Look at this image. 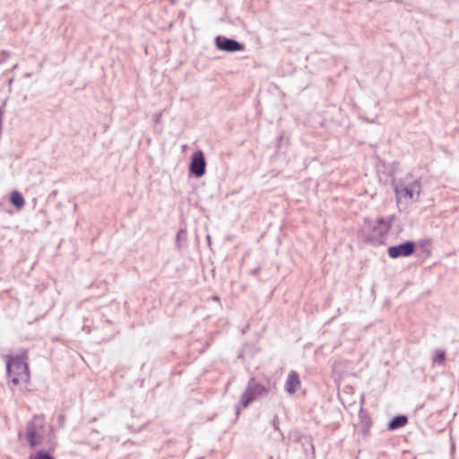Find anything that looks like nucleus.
I'll list each match as a JSON object with an SVG mask.
<instances>
[{
  "label": "nucleus",
  "mask_w": 459,
  "mask_h": 459,
  "mask_svg": "<svg viewBox=\"0 0 459 459\" xmlns=\"http://www.w3.org/2000/svg\"><path fill=\"white\" fill-rule=\"evenodd\" d=\"M394 217H380L377 221L365 219L364 223L359 230V235L368 243L373 245H381L384 238L391 229Z\"/></svg>",
  "instance_id": "f257e3e1"
},
{
  "label": "nucleus",
  "mask_w": 459,
  "mask_h": 459,
  "mask_svg": "<svg viewBox=\"0 0 459 459\" xmlns=\"http://www.w3.org/2000/svg\"><path fill=\"white\" fill-rule=\"evenodd\" d=\"M27 359L28 352L26 350L22 351L20 355L7 357L6 371L14 385H19L21 381L25 383L30 381V376Z\"/></svg>",
  "instance_id": "f03ea898"
},
{
  "label": "nucleus",
  "mask_w": 459,
  "mask_h": 459,
  "mask_svg": "<svg viewBox=\"0 0 459 459\" xmlns=\"http://www.w3.org/2000/svg\"><path fill=\"white\" fill-rule=\"evenodd\" d=\"M267 394L268 389L264 385L257 383L255 379H251L246 392L241 396L240 405L247 407L257 397L266 395Z\"/></svg>",
  "instance_id": "7ed1b4c3"
},
{
  "label": "nucleus",
  "mask_w": 459,
  "mask_h": 459,
  "mask_svg": "<svg viewBox=\"0 0 459 459\" xmlns=\"http://www.w3.org/2000/svg\"><path fill=\"white\" fill-rule=\"evenodd\" d=\"M394 192L397 199H413L416 195L417 197L420 193V183L419 180H415L412 183L405 186L403 184H395L394 185Z\"/></svg>",
  "instance_id": "20e7f679"
},
{
  "label": "nucleus",
  "mask_w": 459,
  "mask_h": 459,
  "mask_svg": "<svg viewBox=\"0 0 459 459\" xmlns=\"http://www.w3.org/2000/svg\"><path fill=\"white\" fill-rule=\"evenodd\" d=\"M416 249V244L408 240L396 246H391L387 249L389 257L396 259L411 255Z\"/></svg>",
  "instance_id": "39448f33"
},
{
  "label": "nucleus",
  "mask_w": 459,
  "mask_h": 459,
  "mask_svg": "<svg viewBox=\"0 0 459 459\" xmlns=\"http://www.w3.org/2000/svg\"><path fill=\"white\" fill-rule=\"evenodd\" d=\"M206 161L202 151L193 153L189 166L190 172L196 178H201L205 173Z\"/></svg>",
  "instance_id": "423d86ee"
},
{
  "label": "nucleus",
  "mask_w": 459,
  "mask_h": 459,
  "mask_svg": "<svg viewBox=\"0 0 459 459\" xmlns=\"http://www.w3.org/2000/svg\"><path fill=\"white\" fill-rule=\"evenodd\" d=\"M300 385L299 376L296 371H290L288 375L285 390L288 394H294L297 387Z\"/></svg>",
  "instance_id": "0eeeda50"
},
{
  "label": "nucleus",
  "mask_w": 459,
  "mask_h": 459,
  "mask_svg": "<svg viewBox=\"0 0 459 459\" xmlns=\"http://www.w3.org/2000/svg\"><path fill=\"white\" fill-rule=\"evenodd\" d=\"M26 439L31 447L39 444V436L37 434L36 425L30 421L26 426Z\"/></svg>",
  "instance_id": "6e6552de"
},
{
  "label": "nucleus",
  "mask_w": 459,
  "mask_h": 459,
  "mask_svg": "<svg viewBox=\"0 0 459 459\" xmlns=\"http://www.w3.org/2000/svg\"><path fill=\"white\" fill-rule=\"evenodd\" d=\"M408 423V418L405 415L394 416L388 422V429L394 430L404 427Z\"/></svg>",
  "instance_id": "1a4fd4ad"
},
{
  "label": "nucleus",
  "mask_w": 459,
  "mask_h": 459,
  "mask_svg": "<svg viewBox=\"0 0 459 459\" xmlns=\"http://www.w3.org/2000/svg\"><path fill=\"white\" fill-rule=\"evenodd\" d=\"M359 420H360L361 431L364 436H368L369 434V429H370L371 424H372L371 419L366 412H364L363 411H360Z\"/></svg>",
  "instance_id": "9d476101"
},
{
  "label": "nucleus",
  "mask_w": 459,
  "mask_h": 459,
  "mask_svg": "<svg viewBox=\"0 0 459 459\" xmlns=\"http://www.w3.org/2000/svg\"><path fill=\"white\" fill-rule=\"evenodd\" d=\"M10 201L18 210H21L25 204L22 195L17 191L11 194Z\"/></svg>",
  "instance_id": "9b49d317"
},
{
  "label": "nucleus",
  "mask_w": 459,
  "mask_h": 459,
  "mask_svg": "<svg viewBox=\"0 0 459 459\" xmlns=\"http://www.w3.org/2000/svg\"><path fill=\"white\" fill-rule=\"evenodd\" d=\"M446 351L436 350L434 351L433 358H432L433 364L444 365V363L446 361Z\"/></svg>",
  "instance_id": "f8f14e48"
},
{
  "label": "nucleus",
  "mask_w": 459,
  "mask_h": 459,
  "mask_svg": "<svg viewBox=\"0 0 459 459\" xmlns=\"http://www.w3.org/2000/svg\"><path fill=\"white\" fill-rule=\"evenodd\" d=\"M216 45L219 49L230 52V39L224 38L222 39L221 37L218 36Z\"/></svg>",
  "instance_id": "ddd939ff"
},
{
  "label": "nucleus",
  "mask_w": 459,
  "mask_h": 459,
  "mask_svg": "<svg viewBox=\"0 0 459 459\" xmlns=\"http://www.w3.org/2000/svg\"><path fill=\"white\" fill-rule=\"evenodd\" d=\"M30 459H54V457L45 450H39L35 455H31Z\"/></svg>",
  "instance_id": "4468645a"
},
{
  "label": "nucleus",
  "mask_w": 459,
  "mask_h": 459,
  "mask_svg": "<svg viewBox=\"0 0 459 459\" xmlns=\"http://www.w3.org/2000/svg\"><path fill=\"white\" fill-rule=\"evenodd\" d=\"M186 230L185 229H179L177 233V246L179 248V242L183 239L186 240Z\"/></svg>",
  "instance_id": "2eb2a0df"
},
{
  "label": "nucleus",
  "mask_w": 459,
  "mask_h": 459,
  "mask_svg": "<svg viewBox=\"0 0 459 459\" xmlns=\"http://www.w3.org/2000/svg\"><path fill=\"white\" fill-rule=\"evenodd\" d=\"M244 49V45L238 40L231 39V52L240 51Z\"/></svg>",
  "instance_id": "dca6fc26"
},
{
  "label": "nucleus",
  "mask_w": 459,
  "mask_h": 459,
  "mask_svg": "<svg viewBox=\"0 0 459 459\" xmlns=\"http://www.w3.org/2000/svg\"><path fill=\"white\" fill-rule=\"evenodd\" d=\"M272 425H273V429L275 430H279L280 429H279V418H278L277 415H274V417H273V419L272 420Z\"/></svg>",
  "instance_id": "f3484780"
},
{
  "label": "nucleus",
  "mask_w": 459,
  "mask_h": 459,
  "mask_svg": "<svg viewBox=\"0 0 459 459\" xmlns=\"http://www.w3.org/2000/svg\"><path fill=\"white\" fill-rule=\"evenodd\" d=\"M240 410H241V409H240V405H239V404L236 405V407H235V411H236V414H237V416H238V415H239V413H240Z\"/></svg>",
  "instance_id": "a211bd4d"
}]
</instances>
